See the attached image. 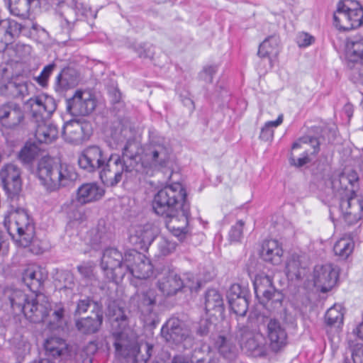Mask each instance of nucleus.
I'll return each mask as SVG.
<instances>
[{
    "instance_id": "b1692460",
    "label": "nucleus",
    "mask_w": 363,
    "mask_h": 363,
    "mask_svg": "<svg viewBox=\"0 0 363 363\" xmlns=\"http://www.w3.org/2000/svg\"><path fill=\"white\" fill-rule=\"evenodd\" d=\"M157 286L166 296L175 295L184 286V280L174 271H166L157 277Z\"/></svg>"
},
{
    "instance_id": "bf43d9fd",
    "label": "nucleus",
    "mask_w": 363,
    "mask_h": 363,
    "mask_svg": "<svg viewBox=\"0 0 363 363\" xmlns=\"http://www.w3.org/2000/svg\"><path fill=\"white\" fill-rule=\"evenodd\" d=\"M243 226L244 222L240 220L231 228L229 233V237L231 241L237 242L240 240L242 237Z\"/></svg>"
},
{
    "instance_id": "052dcab7",
    "label": "nucleus",
    "mask_w": 363,
    "mask_h": 363,
    "mask_svg": "<svg viewBox=\"0 0 363 363\" xmlns=\"http://www.w3.org/2000/svg\"><path fill=\"white\" fill-rule=\"evenodd\" d=\"M217 72V67L216 66H206L202 72L200 73L201 79L206 83H212L214 74Z\"/></svg>"
},
{
    "instance_id": "864d4df0",
    "label": "nucleus",
    "mask_w": 363,
    "mask_h": 363,
    "mask_svg": "<svg viewBox=\"0 0 363 363\" xmlns=\"http://www.w3.org/2000/svg\"><path fill=\"white\" fill-rule=\"evenodd\" d=\"M95 265L92 262H84L77 267L78 272L85 279L91 280L94 278Z\"/></svg>"
},
{
    "instance_id": "79ce46f5",
    "label": "nucleus",
    "mask_w": 363,
    "mask_h": 363,
    "mask_svg": "<svg viewBox=\"0 0 363 363\" xmlns=\"http://www.w3.org/2000/svg\"><path fill=\"white\" fill-rule=\"evenodd\" d=\"M206 311L221 312L223 309V299L220 292L214 289H208L205 294Z\"/></svg>"
},
{
    "instance_id": "a211bd4d",
    "label": "nucleus",
    "mask_w": 363,
    "mask_h": 363,
    "mask_svg": "<svg viewBox=\"0 0 363 363\" xmlns=\"http://www.w3.org/2000/svg\"><path fill=\"white\" fill-rule=\"evenodd\" d=\"M90 123L84 120H71L63 126L62 136L69 143H79L87 139L91 134Z\"/></svg>"
},
{
    "instance_id": "f704fd0d",
    "label": "nucleus",
    "mask_w": 363,
    "mask_h": 363,
    "mask_svg": "<svg viewBox=\"0 0 363 363\" xmlns=\"http://www.w3.org/2000/svg\"><path fill=\"white\" fill-rule=\"evenodd\" d=\"M283 250L276 240H268L263 242L260 252L261 257L272 264H278L281 260Z\"/></svg>"
},
{
    "instance_id": "5701e85b",
    "label": "nucleus",
    "mask_w": 363,
    "mask_h": 363,
    "mask_svg": "<svg viewBox=\"0 0 363 363\" xmlns=\"http://www.w3.org/2000/svg\"><path fill=\"white\" fill-rule=\"evenodd\" d=\"M159 233L157 225L152 223L137 225L131 233V241L138 245L141 249H147Z\"/></svg>"
},
{
    "instance_id": "a18cd8bd",
    "label": "nucleus",
    "mask_w": 363,
    "mask_h": 363,
    "mask_svg": "<svg viewBox=\"0 0 363 363\" xmlns=\"http://www.w3.org/2000/svg\"><path fill=\"white\" fill-rule=\"evenodd\" d=\"M23 29V26L14 20L4 19L0 21V35L9 36L13 41Z\"/></svg>"
},
{
    "instance_id": "680f3d73",
    "label": "nucleus",
    "mask_w": 363,
    "mask_h": 363,
    "mask_svg": "<svg viewBox=\"0 0 363 363\" xmlns=\"http://www.w3.org/2000/svg\"><path fill=\"white\" fill-rule=\"evenodd\" d=\"M352 358L354 363H363V345L356 344L352 348Z\"/></svg>"
},
{
    "instance_id": "cd10ccee",
    "label": "nucleus",
    "mask_w": 363,
    "mask_h": 363,
    "mask_svg": "<svg viewBox=\"0 0 363 363\" xmlns=\"http://www.w3.org/2000/svg\"><path fill=\"white\" fill-rule=\"evenodd\" d=\"M227 298L232 311L239 316L245 315L248 309V300L245 292L239 284H233L227 292Z\"/></svg>"
},
{
    "instance_id": "603ef678",
    "label": "nucleus",
    "mask_w": 363,
    "mask_h": 363,
    "mask_svg": "<svg viewBox=\"0 0 363 363\" xmlns=\"http://www.w3.org/2000/svg\"><path fill=\"white\" fill-rule=\"evenodd\" d=\"M55 68L56 65L54 62L46 65L40 72V75L34 78L35 81L40 86L46 87L48 84V79Z\"/></svg>"
},
{
    "instance_id": "a19ab883",
    "label": "nucleus",
    "mask_w": 363,
    "mask_h": 363,
    "mask_svg": "<svg viewBox=\"0 0 363 363\" xmlns=\"http://www.w3.org/2000/svg\"><path fill=\"white\" fill-rule=\"evenodd\" d=\"M4 295L9 300L12 308L20 312L23 311L24 306L28 301L27 296L20 289L7 288L4 291Z\"/></svg>"
},
{
    "instance_id": "c03bdc74",
    "label": "nucleus",
    "mask_w": 363,
    "mask_h": 363,
    "mask_svg": "<svg viewBox=\"0 0 363 363\" xmlns=\"http://www.w3.org/2000/svg\"><path fill=\"white\" fill-rule=\"evenodd\" d=\"M255 293L257 298L263 297L270 293L269 289L274 288L271 277L264 274H257L254 280Z\"/></svg>"
},
{
    "instance_id": "e433bc0d",
    "label": "nucleus",
    "mask_w": 363,
    "mask_h": 363,
    "mask_svg": "<svg viewBox=\"0 0 363 363\" xmlns=\"http://www.w3.org/2000/svg\"><path fill=\"white\" fill-rule=\"evenodd\" d=\"M46 276L38 266L28 267L23 274V281L30 291H38Z\"/></svg>"
},
{
    "instance_id": "4468645a",
    "label": "nucleus",
    "mask_w": 363,
    "mask_h": 363,
    "mask_svg": "<svg viewBox=\"0 0 363 363\" xmlns=\"http://www.w3.org/2000/svg\"><path fill=\"white\" fill-rule=\"evenodd\" d=\"M96 107L94 95L87 90H77L73 96L67 101V111L72 116H86Z\"/></svg>"
},
{
    "instance_id": "13d9d810",
    "label": "nucleus",
    "mask_w": 363,
    "mask_h": 363,
    "mask_svg": "<svg viewBox=\"0 0 363 363\" xmlns=\"http://www.w3.org/2000/svg\"><path fill=\"white\" fill-rule=\"evenodd\" d=\"M136 52L140 57L152 59L155 55L152 45L144 43L136 48Z\"/></svg>"
},
{
    "instance_id": "2eb2a0df",
    "label": "nucleus",
    "mask_w": 363,
    "mask_h": 363,
    "mask_svg": "<svg viewBox=\"0 0 363 363\" xmlns=\"http://www.w3.org/2000/svg\"><path fill=\"white\" fill-rule=\"evenodd\" d=\"M50 308L48 298L43 294H38L34 299L26 302L22 312L30 322L39 323L45 320Z\"/></svg>"
},
{
    "instance_id": "774afa93",
    "label": "nucleus",
    "mask_w": 363,
    "mask_h": 363,
    "mask_svg": "<svg viewBox=\"0 0 363 363\" xmlns=\"http://www.w3.org/2000/svg\"><path fill=\"white\" fill-rule=\"evenodd\" d=\"M12 42L9 36L7 35L6 37L4 35H0V52H4Z\"/></svg>"
},
{
    "instance_id": "bb28decb",
    "label": "nucleus",
    "mask_w": 363,
    "mask_h": 363,
    "mask_svg": "<svg viewBox=\"0 0 363 363\" xmlns=\"http://www.w3.org/2000/svg\"><path fill=\"white\" fill-rule=\"evenodd\" d=\"M132 262H128V272L140 279L149 278L153 273V267L148 258L137 251L130 252Z\"/></svg>"
},
{
    "instance_id": "7ed1b4c3",
    "label": "nucleus",
    "mask_w": 363,
    "mask_h": 363,
    "mask_svg": "<svg viewBox=\"0 0 363 363\" xmlns=\"http://www.w3.org/2000/svg\"><path fill=\"white\" fill-rule=\"evenodd\" d=\"M35 174L49 191L68 186L77 179V174L72 167L57 164L50 157H43L38 162Z\"/></svg>"
},
{
    "instance_id": "412c9836",
    "label": "nucleus",
    "mask_w": 363,
    "mask_h": 363,
    "mask_svg": "<svg viewBox=\"0 0 363 363\" xmlns=\"http://www.w3.org/2000/svg\"><path fill=\"white\" fill-rule=\"evenodd\" d=\"M210 342L212 347L225 359L233 360L238 354L235 341L229 333L211 334Z\"/></svg>"
},
{
    "instance_id": "4d7b16f0",
    "label": "nucleus",
    "mask_w": 363,
    "mask_h": 363,
    "mask_svg": "<svg viewBox=\"0 0 363 363\" xmlns=\"http://www.w3.org/2000/svg\"><path fill=\"white\" fill-rule=\"evenodd\" d=\"M215 328V325L208 319L201 320L196 328V333L200 336L207 335Z\"/></svg>"
},
{
    "instance_id": "20e7f679",
    "label": "nucleus",
    "mask_w": 363,
    "mask_h": 363,
    "mask_svg": "<svg viewBox=\"0 0 363 363\" xmlns=\"http://www.w3.org/2000/svg\"><path fill=\"white\" fill-rule=\"evenodd\" d=\"M263 315H250L245 323H238L237 336L243 351L252 357H264L268 348L264 336L260 332L258 323Z\"/></svg>"
},
{
    "instance_id": "6e6d98bb",
    "label": "nucleus",
    "mask_w": 363,
    "mask_h": 363,
    "mask_svg": "<svg viewBox=\"0 0 363 363\" xmlns=\"http://www.w3.org/2000/svg\"><path fill=\"white\" fill-rule=\"evenodd\" d=\"M269 291H270V293L264 295L262 298L267 301H271L272 304L275 305V306L277 305L281 306L284 299V295L282 293L277 290L274 287L270 288Z\"/></svg>"
},
{
    "instance_id": "c756f323",
    "label": "nucleus",
    "mask_w": 363,
    "mask_h": 363,
    "mask_svg": "<svg viewBox=\"0 0 363 363\" xmlns=\"http://www.w3.org/2000/svg\"><path fill=\"white\" fill-rule=\"evenodd\" d=\"M189 216V204H184L182 208V212L178 213V215L167 217V218H169L167 223V228L172 231V234L180 240H183L186 238Z\"/></svg>"
},
{
    "instance_id": "338daca9",
    "label": "nucleus",
    "mask_w": 363,
    "mask_h": 363,
    "mask_svg": "<svg viewBox=\"0 0 363 363\" xmlns=\"http://www.w3.org/2000/svg\"><path fill=\"white\" fill-rule=\"evenodd\" d=\"M199 286V283L197 280H195V278L193 275H191V277H188L186 281H184V286L187 287L190 290L196 289Z\"/></svg>"
},
{
    "instance_id": "8fccbe9b",
    "label": "nucleus",
    "mask_w": 363,
    "mask_h": 363,
    "mask_svg": "<svg viewBox=\"0 0 363 363\" xmlns=\"http://www.w3.org/2000/svg\"><path fill=\"white\" fill-rule=\"evenodd\" d=\"M83 205L78 203L77 200L72 201L67 211V216L70 220L81 223L86 220V209Z\"/></svg>"
},
{
    "instance_id": "09e8293b",
    "label": "nucleus",
    "mask_w": 363,
    "mask_h": 363,
    "mask_svg": "<svg viewBox=\"0 0 363 363\" xmlns=\"http://www.w3.org/2000/svg\"><path fill=\"white\" fill-rule=\"evenodd\" d=\"M325 320L328 325L339 327L343 323L342 308L340 305H334L330 308L325 316Z\"/></svg>"
},
{
    "instance_id": "9b49d317",
    "label": "nucleus",
    "mask_w": 363,
    "mask_h": 363,
    "mask_svg": "<svg viewBox=\"0 0 363 363\" xmlns=\"http://www.w3.org/2000/svg\"><path fill=\"white\" fill-rule=\"evenodd\" d=\"M160 334L165 342L171 345L184 344L186 347L192 342L190 330L182 320L176 317H172L166 321Z\"/></svg>"
},
{
    "instance_id": "c9c22d12",
    "label": "nucleus",
    "mask_w": 363,
    "mask_h": 363,
    "mask_svg": "<svg viewBox=\"0 0 363 363\" xmlns=\"http://www.w3.org/2000/svg\"><path fill=\"white\" fill-rule=\"evenodd\" d=\"M46 354L54 358L59 357L65 359L69 354L67 345L65 341L57 337H51L46 340L44 344Z\"/></svg>"
},
{
    "instance_id": "1a4fd4ad",
    "label": "nucleus",
    "mask_w": 363,
    "mask_h": 363,
    "mask_svg": "<svg viewBox=\"0 0 363 363\" xmlns=\"http://www.w3.org/2000/svg\"><path fill=\"white\" fill-rule=\"evenodd\" d=\"M320 141L317 138L304 136L296 142L291 147L289 161L296 167H301L311 162V156L315 155L320 150Z\"/></svg>"
},
{
    "instance_id": "0eeeda50",
    "label": "nucleus",
    "mask_w": 363,
    "mask_h": 363,
    "mask_svg": "<svg viewBox=\"0 0 363 363\" xmlns=\"http://www.w3.org/2000/svg\"><path fill=\"white\" fill-rule=\"evenodd\" d=\"M334 23L339 29L350 30L363 23V9L356 0H340L334 13Z\"/></svg>"
},
{
    "instance_id": "a878e982",
    "label": "nucleus",
    "mask_w": 363,
    "mask_h": 363,
    "mask_svg": "<svg viewBox=\"0 0 363 363\" xmlns=\"http://www.w3.org/2000/svg\"><path fill=\"white\" fill-rule=\"evenodd\" d=\"M106 160L102 150L98 146H90L79 157L78 163L81 168L88 172H94L101 169Z\"/></svg>"
},
{
    "instance_id": "ea45409f",
    "label": "nucleus",
    "mask_w": 363,
    "mask_h": 363,
    "mask_svg": "<svg viewBox=\"0 0 363 363\" xmlns=\"http://www.w3.org/2000/svg\"><path fill=\"white\" fill-rule=\"evenodd\" d=\"M103 322V315L97 313L95 318L87 317L76 321L75 325L79 331L85 334L94 333L99 330Z\"/></svg>"
},
{
    "instance_id": "de8ad7c7",
    "label": "nucleus",
    "mask_w": 363,
    "mask_h": 363,
    "mask_svg": "<svg viewBox=\"0 0 363 363\" xmlns=\"http://www.w3.org/2000/svg\"><path fill=\"white\" fill-rule=\"evenodd\" d=\"M40 149L34 143H26L18 152V157L20 161L25 164H29L38 155Z\"/></svg>"
},
{
    "instance_id": "c85d7f7f",
    "label": "nucleus",
    "mask_w": 363,
    "mask_h": 363,
    "mask_svg": "<svg viewBox=\"0 0 363 363\" xmlns=\"http://www.w3.org/2000/svg\"><path fill=\"white\" fill-rule=\"evenodd\" d=\"M308 262L305 255L292 254L286 264V273L291 280H301L307 274Z\"/></svg>"
},
{
    "instance_id": "37998d69",
    "label": "nucleus",
    "mask_w": 363,
    "mask_h": 363,
    "mask_svg": "<svg viewBox=\"0 0 363 363\" xmlns=\"http://www.w3.org/2000/svg\"><path fill=\"white\" fill-rule=\"evenodd\" d=\"M354 247V242L352 238L350 235H345L335 242L333 250L335 255L345 259L351 255Z\"/></svg>"
},
{
    "instance_id": "4be33fe9",
    "label": "nucleus",
    "mask_w": 363,
    "mask_h": 363,
    "mask_svg": "<svg viewBox=\"0 0 363 363\" xmlns=\"http://www.w3.org/2000/svg\"><path fill=\"white\" fill-rule=\"evenodd\" d=\"M21 169L14 164H7L1 169L0 177L4 189L11 195H16L21 190Z\"/></svg>"
},
{
    "instance_id": "4c0bfd02",
    "label": "nucleus",
    "mask_w": 363,
    "mask_h": 363,
    "mask_svg": "<svg viewBox=\"0 0 363 363\" xmlns=\"http://www.w3.org/2000/svg\"><path fill=\"white\" fill-rule=\"evenodd\" d=\"M0 94L9 98L22 99L28 94V84L9 81L0 84Z\"/></svg>"
},
{
    "instance_id": "dca6fc26",
    "label": "nucleus",
    "mask_w": 363,
    "mask_h": 363,
    "mask_svg": "<svg viewBox=\"0 0 363 363\" xmlns=\"http://www.w3.org/2000/svg\"><path fill=\"white\" fill-rule=\"evenodd\" d=\"M338 278L337 271L330 264H317L313 272V285L320 291H330L336 284Z\"/></svg>"
},
{
    "instance_id": "39448f33",
    "label": "nucleus",
    "mask_w": 363,
    "mask_h": 363,
    "mask_svg": "<svg viewBox=\"0 0 363 363\" xmlns=\"http://www.w3.org/2000/svg\"><path fill=\"white\" fill-rule=\"evenodd\" d=\"M186 202V193L182 185L174 183L159 190L152 201L154 212L165 218L172 217L182 212Z\"/></svg>"
},
{
    "instance_id": "aec40b11",
    "label": "nucleus",
    "mask_w": 363,
    "mask_h": 363,
    "mask_svg": "<svg viewBox=\"0 0 363 363\" xmlns=\"http://www.w3.org/2000/svg\"><path fill=\"white\" fill-rule=\"evenodd\" d=\"M24 119V111L18 104L9 102L0 106V123L5 128L15 129Z\"/></svg>"
},
{
    "instance_id": "393cba45",
    "label": "nucleus",
    "mask_w": 363,
    "mask_h": 363,
    "mask_svg": "<svg viewBox=\"0 0 363 363\" xmlns=\"http://www.w3.org/2000/svg\"><path fill=\"white\" fill-rule=\"evenodd\" d=\"M359 177L356 171L345 169L338 177L332 181V188L339 196L354 194L355 187L358 186Z\"/></svg>"
},
{
    "instance_id": "6ab92c4d",
    "label": "nucleus",
    "mask_w": 363,
    "mask_h": 363,
    "mask_svg": "<svg viewBox=\"0 0 363 363\" xmlns=\"http://www.w3.org/2000/svg\"><path fill=\"white\" fill-rule=\"evenodd\" d=\"M345 58L347 66L352 68L361 65L359 75L363 79V37L353 36L346 40L345 45Z\"/></svg>"
},
{
    "instance_id": "f03ea898",
    "label": "nucleus",
    "mask_w": 363,
    "mask_h": 363,
    "mask_svg": "<svg viewBox=\"0 0 363 363\" xmlns=\"http://www.w3.org/2000/svg\"><path fill=\"white\" fill-rule=\"evenodd\" d=\"M108 316L116 353L128 363H146L152 355V345L138 342L137 335L130 329L128 316L122 308L109 306Z\"/></svg>"
},
{
    "instance_id": "58836bf2",
    "label": "nucleus",
    "mask_w": 363,
    "mask_h": 363,
    "mask_svg": "<svg viewBox=\"0 0 363 363\" xmlns=\"http://www.w3.org/2000/svg\"><path fill=\"white\" fill-rule=\"evenodd\" d=\"M280 39L277 35H272L267 38L260 45L258 50V55L260 57H277L279 53Z\"/></svg>"
},
{
    "instance_id": "2f4dec72",
    "label": "nucleus",
    "mask_w": 363,
    "mask_h": 363,
    "mask_svg": "<svg viewBox=\"0 0 363 363\" xmlns=\"http://www.w3.org/2000/svg\"><path fill=\"white\" fill-rule=\"evenodd\" d=\"M131 304L137 307L144 316L152 314L156 304V295L153 289L138 292L131 298Z\"/></svg>"
},
{
    "instance_id": "ddd939ff",
    "label": "nucleus",
    "mask_w": 363,
    "mask_h": 363,
    "mask_svg": "<svg viewBox=\"0 0 363 363\" xmlns=\"http://www.w3.org/2000/svg\"><path fill=\"white\" fill-rule=\"evenodd\" d=\"M260 323L265 325L269 350L274 353L281 352L288 345L286 328L276 318L264 316V320L260 319Z\"/></svg>"
},
{
    "instance_id": "e2e57ef3",
    "label": "nucleus",
    "mask_w": 363,
    "mask_h": 363,
    "mask_svg": "<svg viewBox=\"0 0 363 363\" xmlns=\"http://www.w3.org/2000/svg\"><path fill=\"white\" fill-rule=\"evenodd\" d=\"M296 40L299 47H307L312 44L314 38L307 33H301L298 35Z\"/></svg>"
},
{
    "instance_id": "423d86ee",
    "label": "nucleus",
    "mask_w": 363,
    "mask_h": 363,
    "mask_svg": "<svg viewBox=\"0 0 363 363\" xmlns=\"http://www.w3.org/2000/svg\"><path fill=\"white\" fill-rule=\"evenodd\" d=\"M4 225L18 245L26 247L33 241L35 226L24 210L18 209L11 212L5 219Z\"/></svg>"
},
{
    "instance_id": "9d476101",
    "label": "nucleus",
    "mask_w": 363,
    "mask_h": 363,
    "mask_svg": "<svg viewBox=\"0 0 363 363\" xmlns=\"http://www.w3.org/2000/svg\"><path fill=\"white\" fill-rule=\"evenodd\" d=\"M172 152L164 139L152 140L145 149L144 160L150 169L160 170L169 165Z\"/></svg>"
},
{
    "instance_id": "6e6552de",
    "label": "nucleus",
    "mask_w": 363,
    "mask_h": 363,
    "mask_svg": "<svg viewBox=\"0 0 363 363\" xmlns=\"http://www.w3.org/2000/svg\"><path fill=\"white\" fill-rule=\"evenodd\" d=\"M128 262H132L130 252L124 255L116 248L104 250L101 260V267L110 281H117L128 272Z\"/></svg>"
},
{
    "instance_id": "3c124183",
    "label": "nucleus",
    "mask_w": 363,
    "mask_h": 363,
    "mask_svg": "<svg viewBox=\"0 0 363 363\" xmlns=\"http://www.w3.org/2000/svg\"><path fill=\"white\" fill-rule=\"evenodd\" d=\"M283 120L284 116L282 114H280L276 121L267 122L261 129L259 135L260 139L264 141L272 140L274 137V128L280 125Z\"/></svg>"
},
{
    "instance_id": "49530a36",
    "label": "nucleus",
    "mask_w": 363,
    "mask_h": 363,
    "mask_svg": "<svg viewBox=\"0 0 363 363\" xmlns=\"http://www.w3.org/2000/svg\"><path fill=\"white\" fill-rule=\"evenodd\" d=\"M67 311L62 303H56L53 308L51 315L52 320L49 322L50 329L62 327L66 323Z\"/></svg>"
},
{
    "instance_id": "473e14b6",
    "label": "nucleus",
    "mask_w": 363,
    "mask_h": 363,
    "mask_svg": "<svg viewBox=\"0 0 363 363\" xmlns=\"http://www.w3.org/2000/svg\"><path fill=\"white\" fill-rule=\"evenodd\" d=\"M104 193V189L96 183H85L78 188L76 200L80 204H86L100 200Z\"/></svg>"
},
{
    "instance_id": "0e129e2a",
    "label": "nucleus",
    "mask_w": 363,
    "mask_h": 363,
    "mask_svg": "<svg viewBox=\"0 0 363 363\" xmlns=\"http://www.w3.org/2000/svg\"><path fill=\"white\" fill-rule=\"evenodd\" d=\"M93 303H94V302L89 298L79 300L77 303V309L75 311V313H78V314H82V313H86L88 311V308Z\"/></svg>"
},
{
    "instance_id": "7c9ffc66",
    "label": "nucleus",
    "mask_w": 363,
    "mask_h": 363,
    "mask_svg": "<svg viewBox=\"0 0 363 363\" xmlns=\"http://www.w3.org/2000/svg\"><path fill=\"white\" fill-rule=\"evenodd\" d=\"M79 74L72 67H65L61 70L55 78L54 89L57 93H62L78 85Z\"/></svg>"
},
{
    "instance_id": "f8f14e48",
    "label": "nucleus",
    "mask_w": 363,
    "mask_h": 363,
    "mask_svg": "<svg viewBox=\"0 0 363 363\" xmlns=\"http://www.w3.org/2000/svg\"><path fill=\"white\" fill-rule=\"evenodd\" d=\"M26 105L30 108L32 123L43 122L48 120L57 108L55 99L45 94L30 98L26 101Z\"/></svg>"
},
{
    "instance_id": "5fc2aeb1",
    "label": "nucleus",
    "mask_w": 363,
    "mask_h": 363,
    "mask_svg": "<svg viewBox=\"0 0 363 363\" xmlns=\"http://www.w3.org/2000/svg\"><path fill=\"white\" fill-rule=\"evenodd\" d=\"M176 248L174 242L169 240L165 238H160L158 240V249L162 255H167L173 252Z\"/></svg>"
},
{
    "instance_id": "69168bd1",
    "label": "nucleus",
    "mask_w": 363,
    "mask_h": 363,
    "mask_svg": "<svg viewBox=\"0 0 363 363\" xmlns=\"http://www.w3.org/2000/svg\"><path fill=\"white\" fill-rule=\"evenodd\" d=\"M63 277V288L72 289L74 286V278L73 274L69 272H65L62 274Z\"/></svg>"
},
{
    "instance_id": "f3484780",
    "label": "nucleus",
    "mask_w": 363,
    "mask_h": 363,
    "mask_svg": "<svg viewBox=\"0 0 363 363\" xmlns=\"http://www.w3.org/2000/svg\"><path fill=\"white\" fill-rule=\"evenodd\" d=\"M340 196V207L345 220L350 224L356 223L363 217V200L354 194Z\"/></svg>"
},
{
    "instance_id": "72a5a7b5",
    "label": "nucleus",
    "mask_w": 363,
    "mask_h": 363,
    "mask_svg": "<svg viewBox=\"0 0 363 363\" xmlns=\"http://www.w3.org/2000/svg\"><path fill=\"white\" fill-rule=\"evenodd\" d=\"M33 123L35 127V136L39 143H50L57 138L59 134L57 127L48 120Z\"/></svg>"
},
{
    "instance_id": "f257e3e1",
    "label": "nucleus",
    "mask_w": 363,
    "mask_h": 363,
    "mask_svg": "<svg viewBox=\"0 0 363 363\" xmlns=\"http://www.w3.org/2000/svg\"><path fill=\"white\" fill-rule=\"evenodd\" d=\"M129 133L130 130L126 128L116 129L108 140L112 149L118 148L125 142V145L123 147L121 156L111 154L100 169V178L107 186H116L121 181L124 173L139 171V145L133 140H128Z\"/></svg>"
}]
</instances>
